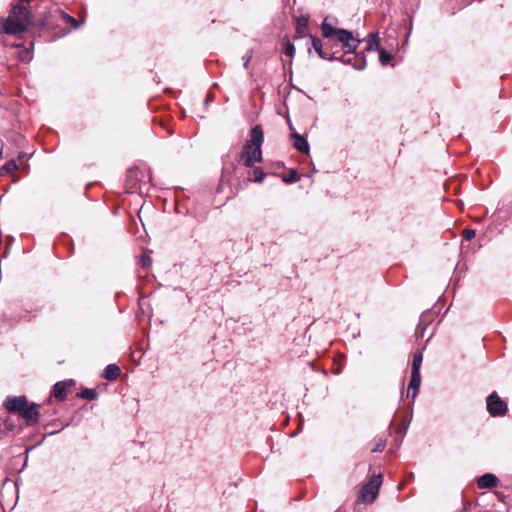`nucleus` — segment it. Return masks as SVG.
<instances>
[{"label": "nucleus", "instance_id": "obj_15", "mask_svg": "<svg viewBox=\"0 0 512 512\" xmlns=\"http://www.w3.org/2000/svg\"><path fill=\"white\" fill-rule=\"evenodd\" d=\"M367 51H379L380 39L377 33H371L366 40Z\"/></svg>", "mask_w": 512, "mask_h": 512}, {"label": "nucleus", "instance_id": "obj_27", "mask_svg": "<svg viewBox=\"0 0 512 512\" xmlns=\"http://www.w3.org/2000/svg\"><path fill=\"white\" fill-rule=\"evenodd\" d=\"M476 233L473 229H465L463 231V238L467 241L473 239L475 237Z\"/></svg>", "mask_w": 512, "mask_h": 512}, {"label": "nucleus", "instance_id": "obj_19", "mask_svg": "<svg viewBox=\"0 0 512 512\" xmlns=\"http://www.w3.org/2000/svg\"><path fill=\"white\" fill-rule=\"evenodd\" d=\"M423 361V355L421 352H416L413 355L412 361V372L420 373V366Z\"/></svg>", "mask_w": 512, "mask_h": 512}, {"label": "nucleus", "instance_id": "obj_6", "mask_svg": "<svg viewBox=\"0 0 512 512\" xmlns=\"http://www.w3.org/2000/svg\"><path fill=\"white\" fill-rule=\"evenodd\" d=\"M28 401L25 396H9L4 401V407L9 412H18L19 414L27 406Z\"/></svg>", "mask_w": 512, "mask_h": 512}, {"label": "nucleus", "instance_id": "obj_3", "mask_svg": "<svg viewBox=\"0 0 512 512\" xmlns=\"http://www.w3.org/2000/svg\"><path fill=\"white\" fill-rule=\"evenodd\" d=\"M322 35L325 38H331L333 36L342 44V49L345 54L356 53L361 41L355 38L351 31L346 29L334 28L326 20L321 24Z\"/></svg>", "mask_w": 512, "mask_h": 512}, {"label": "nucleus", "instance_id": "obj_14", "mask_svg": "<svg viewBox=\"0 0 512 512\" xmlns=\"http://www.w3.org/2000/svg\"><path fill=\"white\" fill-rule=\"evenodd\" d=\"M120 375V368L116 364H109L106 366L104 370L103 377L106 380L113 381L116 380Z\"/></svg>", "mask_w": 512, "mask_h": 512}, {"label": "nucleus", "instance_id": "obj_17", "mask_svg": "<svg viewBox=\"0 0 512 512\" xmlns=\"http://www.w3.org/2000/svg\"><path fill=\"white\" fill-rule=\"evenodd\" d=\"M309 18L308 16H300L297 18L296 32L300 37L305 35L308 27Z\"/></svg>", "mask_w": 512, "mask_h": 512}, {"label": "nucleus", "instance_id": "obj_26", "mask_svg": "<svg viewBox=\"0 0 512 512\" xmlns=\"http://www.w3.org/2000/svg\"><path fill=\"white\" fill-rule=\"evenodd\" d=\"M252 56H253V51L252 50H248L246 52V54L242 57L243 59V66L245 69H247L249 67V63L252 59Z\"/></svg>", "mask_w": 512, "mask_h": 512}, {"label": "nucleus", "instance_id": "obj_29", "mask_svg": "<svg viewBox=\"0 0 512 512\" xmlns=\"http://www.w3.org/2000/svg\"><path fill=\"white\" fill-rule=\"evenodd\" d=\"M151 264V258L148 255H143L141 257V265L146 268Z\"/></svg>", "mask_w": 512, "mask_h": 512}, {"label": "nucleus", "instance_id": "obj_1", "mask_svg": "<svg viewBox=\"0 0 512 512\" xmlns=\"http://www.w3.org/2000/svg\"><path fill=\"white\" fill-rule=\"evenodd\" d=\"M29 0H21L14 5L6 19L0 17V34L19 36L32 25Z\"/></svg>", "mask_w": 512, "mask_h": 512}, {"label": "nucleus", "instance_id": "obj_12", "mask_svg": "<svg viewBox=\"0 0 512 512\" xmlns=\"http://www.w3.org/2000/svg\"><path fill=\"white\" fill-rule=\"evenodd\" d=\"M36 407V404H27L20 413V416L25 419L28 424L36 423L38 421L39 413Z\"/></svg>", "mask_w": 512, "mask_h": 512}, {"label": "nucleus", "instance_id": "obj_21", "mask_svg": "<svg viewBox=\"0 0 512 512\" xmlns=\"http://www.w3.org/2000/svg\"><path fill=\"white\" fill-rule=\"evenodd\" d=\"M392 60V55L385 49L379 50V61L382 65L388 64Z\"/></svg>", "mask_w": 512, "mask_h": 512}, {"label": "nucleus", "instance_id": "obj_30", "mask_svg": "<svg viewBox=\"0 0 512 512\" xmlns=\"http://www.w3.org/2000/svg\"><path fill=\"white\" fill-rule=\"evenodd\" d=\"M425 329H426V326H423L422 325V321H421L420 324L418 325L417 329H416V335L420 336V337H423Z\"/></svg>", "mask_w": 512, "mask_h": 512}, {"label": "nucleus", "instance_id": "obj_25", "mask_svg": "<svg viewBox=\"0 0 512 512\" xmlns=\"http://www.w3.org/2000/svg\"><path fill=\"white\" fill-rule=\"evenodd\" d=\"M17 168H18V166L16 164V161L10 160L4 164V166L2 167V170H4L7 173H12L15 170H17Z\"/></svg>", "mask_w": 512, "mask_h": 512}, {"label": "nucleus", "instance_id": "obj_4", "mask_svg": "<svg viewBox=\"0 0 512 512\" xmlns=\"http://www.w3.org/2000/svg\"><path fill=\"white\" fill-rule=\"evenodd\" d=\"M382 481V474L373 475L369 482L360 489L358 498L366 503L374 502L379 493Z\"/></svg>", "mask_w": 512, "mask_h": 512}, {"label": "nucleus", "instance_id": "obj_7", "mask_svg": "<svg viewBox=\"0 0 512 512\" xmlns=\"http://www.w3.org/2000/svg\"><path fill=\"white\" fill-rule=\"evenodd\" d=\"M335 60H338L346 65H352L357 70H364L366 68V58L363 53L355 54L354 56H345L342 55L340 57H336Z\"/></svg>", "mask_w": 512, "mask_h": 512}, {"label": "nucleus", "instance_id": "obj_24", "mask_svg": "<svg viewBox=\"0 0 512 512\" xmlns=\"http://www.w3.org/2000/svg\"><path fill=\"white\" fill-rule=\"evenodd\" d=\"M63 19L66 23H69L73 26V28H78L81 26L82 22H79L78 20H76L75 18H73L72 16L64 13L63 14Z\"/></svg>", "mask_w": 512, "mask_h": 512}, {"label": "nucleus", "instance_id": "obj_13", "mask_svg": "<svg viewBox=\"0 0 512 512\" xmlns=\"http://www.w3.org/2000/svg\"><path fill=\"white\" fill-rule=\"evenodd\" d=\"M70 381H59L53 386V395L56 399L63 401L66 399V388L70 385Z\"/></svg>", "mask_w": 512, "mask_h": 512}, {"label": "nucleus", "instance_id": "obj_18", "mask_svg": "<svg viewBox=\"0 0 512 512\" xmlns=\"http://www.w3.org/2000/svg\"><path fill=\"white\" fill-rule=\"evenodd\" d=\"M283 53L290 58L295 56V46L288 37H284L282 40Z\"/></svg>", "mask_w": 512, "mask_h": 512}, {"label": "nucleus", "instance_id": "obj_31", "mask_svg": "<svg viewBox=\"0 0 512 512\" xmlns=\"http://www.w3.org/2000/svg\"><path fill=\"white\" fill-rule=\"evenodd\" d=\"M210 101H211V100H210V98H209V97H207V99H206L205 103H206V104H208Z\"/></svg>", "mask_w": 512, "mask_h": 512}, {"label": "nucleus", "instance_id": "obj_20", "mask_svg": "<svg viewBox=\"0 0 512 512\" xmlns=\"http://www.w3.org/2000/svg\"><path fill=\"white\" fill-rule=\"evenodd\" d=\"M79 396L82 399L95 400L98 396V393L95 389L85 388L80 392Z\"/></svg>", "mask_w": 512, "mask_h": 512}, {"label": "nucleus", "instance_id": "obj_22", "mask_svg": "<svg viewBox=\"0 0 512 512\" xmlns=\"http://www.w3.org/2000/svg\"><path fill=\"white\" fill-rule=\"evenodd\" d=\"M299 180L298 173L296 170H290L289 174L283 177V182L291 184Z\"/></svg>", "mask_w": 512, "mask_h": 512}, {"label": "nucleus", "instance_id": "obj_16", "mask_svg": "<svg viewBox=\"0 0 512 512\" xmlns=\"http://www.w3.org/2000/svg\"><path fill=\"white\" fill-rule=\"evenodd\" d=\"M12 47H15V48H18L19 51H18V59L22 62H29L31 61L32 59V54H31V51L26 48V47H23L21 44H15V45H12Z\"/></svg>", "mask_w": 512, "mask_h": 512}, {"label": "nucleus", "instance_id": "obj_10", "mask_svg": "<svg viewBox=\"0 0 512 512\" xmlns=\"http://www.w3.org/2000/svg\"><path fill=\"white\" fill-rule=\"evenodd\" d=\"M309 38L311 40L312 47L320 58L328 61H335L336 56L329 55L326 51L323 50L322 41L319 38L312 35H309Z\"/></svg>", "mask_w": 512, "mask_h": 512}, {"label": "nucleus", "instance_id": "obj_8", "mask_svg": "<svg viewBox=\"0 0 512 512\" xmlns=\"http://www.w3.org/2000/svg\"><path fill=\"white\" fill-rule=\"evenodd\" d=\"M498 483V477L492 473H486L480 476L477 480V485L480 489L494 488L498 485Z\"/></svg>", "mask_w": 512, "mask_h": 512}, {"label": "nucleus", "instance_id": "obj_2", "mask_svg": "<svg viewBox=\"0 0 512 512\" xmlns=\"http://www.w3.org/2000/svg\"><path fill=\"white\" fill-rule=\"evenodd\" d=\"M264 141L263 130L260 125H255L250 131V139L243 146L240 154V163L245 167H252L262 161L261 146Z\"/></svg>", "mask_w": 512, "mask_h": 512}, {"label": "nucleus", "instance_id": "obj_11", "mask_svg": "<svg viewBox=\"0 0 512 512\" xmlns=\"http://www.w3.org/2000/svg\"><path fill=\"white\" fill-rule=\"evenodd\" d=\"M421 385V374L416 372H411V380L409 383L408 391H407V397H411L412 399H415L419 388Z\"/></svg>", "mask_w": 512, "mask_h": 512}, {"label": "nucleus", "instance_id": "obj_28", "mask_svg": "<svg viewBox=\"0 0 512 512\" xmlns=\"http://www.w3.org/2000/svg\"><path fill=\"white\" fill-rule=\"evenodd\" d=\"M385 446H386V442L385 441H380L379 443L376 444V446L372 449V452H382L384 449H385Z\"/></svg>", "mask_w": 512, "mask_h": 512}, {"label": "nucleus", "instance_id": "obj_23", "mask_svg": "<svg viewBox=\"0 0 512 512\" xmlns=\"http://www.w3.org/2000/svg\"><path fill=\"white\" fill-rule=\"evenodd\" d=\"M253 177H254V181L257 182V183H261L263 182L264 180V177H265V173L263 172V170L259 167L255 168L253 170Z\"/></svg>", "mask_w": 512, "mask_h": 512}, {"label": "nucleus", "instance_id": "obj_9", "mask_svg": "<svg viewBox=\"0 0 512 512\" xmlns=\"http://www.w3.org/2000/svg\"><path fill=\"white\" fill-rule=\"evenodd\" d=\"M292 140H293V146L296 150H298L301 153L308 154L310 151V146L307 141V139L300 135L297 132H294L291 134Z\"/></svg>", "mask_w": 512, "mask_h": 512}, {"label": "nucleus", "instance_id": "obj_5", "mask_svg": "<svg viewBox=\"0 0 512 512\" xmlns=\"http://www.w3.org/2000/svg\"><path fill=\"white\" fill-rule=\"evenodd\" d=\"M487 411L492 417L504 416L507 412V403L496 392H492L486 400Z\"/></svg>", "mask_w": 512, "mask_h": 512}]
</instances>
